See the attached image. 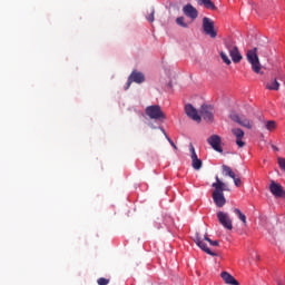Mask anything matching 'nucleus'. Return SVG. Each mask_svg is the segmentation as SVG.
<instances>
[{
	"label": "nucleus",
	"instance_id": "nucleus-29",
	"mask_svg": "<svg viewBox=\"0 0 285 285\" xmlns=\"http://www.w3.org/2000/svg\"><path fill=\"white\" fill-rule=\"evenodd\" d=\"M110 281L106 279V278H99L98 279V285H108Z\"/></svg>",
	"mask_w": 285,
	"mask_h": 285
},
{
	"label": "nucleus",
	"instance_id": "nucleus-21",
	"mask_svg": "<svg viewBox=\"0 0 285 285\" xmlns=\"http://www.w3.org/2000/svg\"><path fill=\"white\" fill-rule=\"evenodd\" d=\"M223 175H225V177L235 179V171H233V169L226 165H223Z\"/></svg>",
	"mask_w": 285,
	"mask_h": 285
},
{
	"label": "nucleus",
	"instance_id": "nucleus-2",
	"mask_svg": "<svg viewBox=\"0 0 285 285\" xmlns=\"http://www.w3.org/2000/svg\"><path fill=\"white\" fill-rule=\"evenodd\" d=\"M246 57L247 61L252 66L253 72H256V75H262V63L259 62V57L257 56V48L248 50Z\"/></svg>",
	"mask_w": 285,
	"mask_h": 285
},
{
	"label": "nucleus",
	"instance_id": "nucleus-7",
	"mask_svg": "<svg viewBox=\"0 0 285 285\" xmlns=\"http://www.w3.org/2000/svg\"><path fill=\"white\" fill-rule=\"evenodd\" d=\"M217 219L224 228H226L227 230H233V219H230L228 213L218 212Z\"/></svg>",
	"mask_w": 285,
	"mask_h": 285
},
{
	"label": "nucleus",
	"instance_id": "nucleus-27",
	"mask_svg": "<svg viewBox=\"0 0 285 285\" xmlns=\"http://www.w3.org/2000/svg\"><path fill=\"white\" fill-rule=\"evenodd\" d=\"M161 132H164V135L166 136V138L169 141L170 146H173L174 150H177V145H175V142L170 138H168V136L166 135V131L164 130V128H161Z\"/></svg>",
	"mask_w": 285,
	"mask_h": 285
},
{
	"label": "nucleus",
	"instance_id": "nucleus-9",
	"mask_svg": "<svg viewBox=\"0 0 285 285\" xmlns=\"http://www.w3.org/2000/svg\"><path fill=\"white\" fill-rule=\"evenodd\" d=\"M132 81L135 83H144L146 81V78L144 77V73L132 71L131 75L129 76L126 90H128V88H130V85L132 83Z\"/></svg>",
	"mask_w": 285,
	"mask_h": 285
},
{
	"label": "nucleus",
	"instance_id": "nucleus-18",
	"mask_svg": "<svg viewBox=\"0 0 285 285\" xmlns=\"http://www.w3.org/2000/svg\"><path fill=\"white\" fill-rule=\"evenodd\" d=\"M198 6H204L207 10H217V7L213 0H196Z\"/></svg>",
	"mask_w": 285,
	"mask_h": 285
},
{
	"label": "nucleus",
	"instance_id": "nucleus-13",
	"mask_svg": "<svg viewBox=\"0 0 285 285\" xmlns=\"http://www.w3.org/2000/svg\"><path fill=\"white\" fill-rule=\"evenodd\" d=\"M195 244H197L198 247L202 250H204V253H207V255H210L212 257H217V253L210 250V248H208V246L206 245V243H204V240L202 239V237H199V235L196 236Z\"/></svg>",
	"mask_w": 285,
	"mask_h": 285
},
{
	"label": "nucleus",
	"instance_id": "nucleus-31",
	"mask_svg": "<svg viewBox=\"0 0 285 285\" xmlns=\"http://www.w3.org/2000/svg\"><path fill=\"white\" fill-rule=\"evenodd\" d=\"M252 257H255L256 259H259V254L255 253L254 255L252 254Z\"/></svg>",
	"mask_w": 285,
	"mask_h": 285
},
{
	"label": "nucleus",
	"instance_id": "nucleus-23",
	"mask_svg": "<svg viewBox=\"0 0 285 285\" xmlns=\"http://www.w3.org/2000/svg\"><path fill=\"white\" fill-rule=\"evenodd\" d=\"M235 215H237L238 219H240V222H243L244 226H246L247 222H246V215H244V213H242V210L235 208L234 209Z\"/></svg>",
	"mask_w": 285,
	"mask_h": 285
},
{
	"label": "nucleus",
	"instance_id": "nucleus-28",
	"mask_svg": "<svg viewBox=\"0 0 285 285\" xmlns=\"http://www.w3.org/2000/svg\"><path fill=\"white\" fill-rule=\"evenodd\" d=\"M277 161H278V166H279L281 170L285 171V158L279 157L277 159Z\"/></svg>",
	"mask_w": 285,
	"mask_h": 285
},
{
	"label": "nucleus",
	"instance_id": "nucleus-15",
	"mask_svg": "<svg viewBox=\"0 0 285 285\" xmlns=\"http://www.w3.org/2000/svg\"><path fill=\"white\" fill-rule=\"evenodd\" d=\"M227 49L232 57V61H234V63H239V61H242V53H239V49L235 46H227Z\"/></svg>",
	"mask_w": 285,
	"mask_h": 285
},
{
	"label": "nucleus",
	"instance_id": "nucleus-11",
	"mask_svg": "<svg viewBox=\"0 0 285 285\" xmlns=\"http://www.w3.org/2000/svg\"><path fill=\"white\" fill-rule=\"evenodd\" d=\"M207 142L209 144V146H212V148H214V150H216L217 153H222V138L218 135H213L207 139Z\"/></svg>",
	"mask_w": 285,
	"mask_h": 285
},
{
	"label": "nucleus",
	"instance_id": "nucleus-4",
	"mask_svg": "<svg viewBox=\"0 0 285 285\" xmlns=\"http://www.w3.org/2000/svg\"><path fill=\"white\" fill-rule=\"evenodd\" d=\"M203 30L205 35H208V37L212 39L217 37V31L215 30V21L208 17L203 18Z\"/></svg>",
	"mask_w": 285,
	"mask_h": 285
},
{
	"label": "nucleus",
	"instance_id": "nucleus-12",
	"mask_svg": "<svg viewBox=\"0 0 285 285\" xmlns=\"http://www.w3.org/2000/svg\"><path fill=\"white\" fill-rule=\"evenodd\" d=\"M189 150L191 153V166L194 170H202V159H198L197 153H195V147L193 145L189 146Z\"/></svg>",
	"mask_w": 285,
	"mask_h": 285
},
{
	"label": "nucleus",
	"instance_id": "nucleus-19",
	"mask_svg": "<svg viewBox=\"0 0 285 285\" xmlns=\"http://www.w3.org/2000/svg\"><path fill=\"white\" fill-rule=\"evenodd\" d=\"M264 127L268 132H273L277 128V122L275 120H265L264 121Z\"/></svg>",
	"mask_w": 285,
	"mask_h": 285
},
{
	"label": "nucleus",
	"instance_id": "nucleus-5",
	"mask_svg": "<svg viewBox=\"0 0 285 285\" xmlns=\"http://www.w3.org/2000/svg\"><path fill=\"white\" fill-rule=\"evenodd\" d=\"M232 121H235L236 124H239V126H243L244 128H253V120L246 118L244 115H238L236 112H232L229 115Z\"/></svg>",
	"mask_w": 285,
	"mask_h": 285
},
{
	"label": "nucleus",
	"instance_id": "nucleus-30",
	"mask_svg": "<svg viewBox=\"0 0 285 285\" xmlns=\"http://www.w3.org/2000/svg\"><path fill=\"white\" fill-rule=\"evenodd\" d=\"M234 184H235V186H237L238 188H239V186H242V179H239V178H236L235 176H234Z\"/></svg>",
	"mask_w": 285,
	"mask_h": 285
},
{
	"label": "nucleus",
	"instance_id": "nucleus-26",
	"mask_svg": "<svg viewBox=\"0 0 285 285\" xmlns=\"http://www.w3.org/2000/svg\"><path fill=\"white\" fill-rule=\"evenodd\" d=\"M147 21H149L150 23H153V21H155V9H150L149 10V14L147 17Z\"/></svg>",
	"mask_w": 285,
	"mask_h": 285
},
{
	"label": "nucleus",
	"instance_id": "nucleus-6",
	"mask_svg": "<svg viewBox=\"0 0 285 285\" xmlns=\"http://www.w3.org/2000/svg\"><path fill=\"white\" fill-rule=\"evenodd\" d=\"M269 190L272 195L276 197V199H284L285 189H284V186H282L279 183H276L275 180H271Z\"/></svg>",
	"mask_w": 285,
	"mask_h": 285
},
{
	"label": "nucleus",
	"instance_id": "nucleus-3",
	"mask_svg": "<svg viewBox=\"0 0 285 285\" xmlns=\"http://www.w3.org/2000/svg\"><path fill=\"white\" fill-rule=\"evenodd\" d=\"M145 112L149 119H156L158 121H160V119H166V115H164V111H161V107H159V105L147 107Z\"/></svg>",
	"mask_w": 285,
	"mask_h": 285
},
{
	"label": "nucleus",
	"instance_id": "nucleus-20",
	"mask_svg": "<svg viewBox=\"0 0 285 285\" xmlns=\"http://www.w3.org/2000/svg\"><path fill=\"white\" fill-rule=\"evenodd\" d=\"M267 90H279V81L277 79H272L266 83Z\"/></svg>",
	"mask_w": 285,
	"mask_h": 285
},
{
	"label": "nucleus",
	"instance_id": "nucleus-32",
	"mask_svg": "<svg viewBox=\"0 0 285 285\" xmlns=\"http://www.w3.org/2000/svg\"><path fill=\"white\" fill-rule=\"evenodd\" d=\"M272 149L275 150V151L279 150V149L277 148V146H275V145H272Z\"/></svg>",
	"mask_w": 285,
	"mask_h": 285
},
{
	"label": "nucleus",
	"instance_id": "nucleus-22",
	"mask_svg": "<svg viewBox=\"0 0 285 285\" xmlns=\"http://www.w3.org/2000/svg\"><path fill=\"white\" fill-rule=\"evenodd\" d=\"M177 26L180 28H189L190 23L186 21V18L184 16H180L176 19Z\"/></svg>",
	"mask_w": 285,
	"mask_h": 285
},
{
	"label": "nucleus",
	"instance_id": "nucleus-14",
	"mask_svg": "<svg viewBox=\"0 0 285 285\" xmlns=\"http://www.w3.org/2000/svg\"><path fill=\"white\" fill-rule=\"evenodd\" d=\"M233 135L236 137V145L238 148H244L246 146V142H244L242 139H244V130L240 128H234L232 129Z\"/></svg>",
	"mask_w": 285,
	"mask_h": 285
},
{
	"label": "nucleus",
	"instance_id": "nucleus-24",
	"mask_svg": "<svg viewBox=\"0 0 285 285\" xmlns=\"http://www.w3.org/2000/svg\"><path fill=\"white\" fill-rule=\"evenodd\" d=\"M220 59H223L224 63H226L227 66H230V59L228 58L226 52L224 51L220 52Z\"/></svg>",
	"mask_w": 285,
	"mask_h": 285
},
{
	"label": "nucleus",
	"instance_id": "nucleus-17",
	"mask_svg": "<svg viewBox=\"0 0 285 285\" xmlns=\"http://www.w3.org/2000/svg\"><path fill=\"white\" fill-rule=\"evenodd\" d=\"M220 277H222L223 282H225V284L239 285L237 279H235V277L233 275H230V273H228V272H223L220 274Z\"/></svg>",
	"mask_w": 285,
	"mask_h": 285
},
{
	"label": "nucleus",
	"instance_id": "nucleus-8",
	"mask_svg": "<svg viewBox=\"0 0 285 285\" xmlns=\"http://www.w3.org/2000/svg\"><path fill=\"white\" fill-rule=\"evenodd\" d=\"M183 14L185 17H188L191 21H195L197 17H199V11H197V8H195L193 4L188 3L183 7Z\"/></svg>",
	"mask_w": 285,
	"mask_h": 285
},
{
	"label": "nucleus",
	"instance_id": "nucleus-10",
	"mask_svg": "<svg viewBox=\"0 0 285 285\" xmlns=\"http://www.w3.org/2000/svg\"><path fill=\"white\" fill-rule=\"evenodd\" d=\"M185 112H186L187 117L193 119V121H197V124H199V121H202V116H199V114L197 112V109H195V107H193V105H186Z\"/></svg>",
	"mask_w": 285,
	"mask_h": 285
},
{
	"label": "nucleus",
	"instance_id": "nucleus-25",
	"mask_svg": "<svg viewBox=\"0 0 285 285\" xmlns=\"http://www.w3.org/2000/svg\"><path fill=\"white\" fill-rule=\"evenodd\" d=\"M204 239H205V242H208L210 244V246H219V242L208 238V235H205Z\"/></svg>",
	"mask_w": 285,
	"mask_h": 285
},
{
	"label": "nucleus",
	"instance_id": "nucleus-1",
	"mask_svg": "<svg viewBox=\"0 0 285 285\" xmlns=\"http://www.w3.org/2000/svg\"><path fill=\"white\" fill-rule=\"evenodd\" d=\"M212 186L213 188H215L212 195L214 203L218 208H224V206L226 205V197H224L226 184L222 181L218 176H216V183H213Z\"/></svg>",
	"mask_w": 285,
	"mask_h": 285
},
{
	"label": "nucleus",
	"instance_id": "nucleus-16",
	"mask_svg": "<svg viewBox=\"0 0 285 285\" xmlns=\"http://www.w3.org/2000/svg\"><path fill=\"white\" fill-rule=\"evenodd\" d=\"M200 115L203 119H205L206 121H213V107L203 106L200 110Z\"/></svg>",
	"mask_w": 285,
	"mask_h": 285
}]
</instances>
